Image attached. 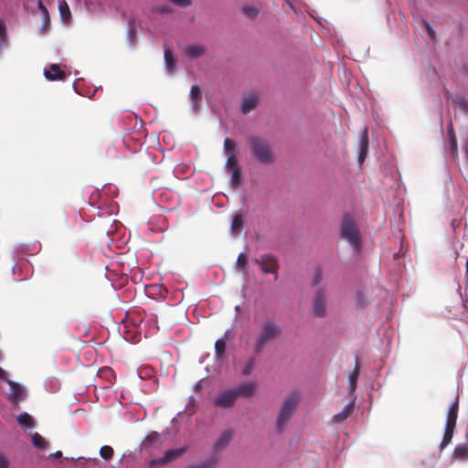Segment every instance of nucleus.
Returning <instances> with one entry per match:
<instances>
[{
	"label": "nucleus",
	"instance_id": "nucleus-38",
	"mask_svg": "<svg viewBox=\"0 0 468 468\" xmlns=\"http://www.w3.org/2000/svg\"><path fill=\"white\" fill-rule=\"evenodd\" d=\"M323 280V271L322 269L317 268L314 273L313 279H312V286L318 285Z\"/></svg>",
	"mask_w": 468,
	"mask_h": 468
},
{
	"label": "nucleus",
	"instance_id": "nucleus-9",
	"mask_svg": "<svg viewBox=\"0 0 468 468\" xmlns=\"http://www.w3.org/2000/svg\"><path fill=\"white\" fill-rule=\"evenodd\" d=\"M6 382L10 386L11 392L9 394V399L13 404H17L20 400L24 399L25 396V390L22 386H20L18 383L11 380L6 379Z\"/></svg>",
	"mask_w": 468,
	"mask_h": 468
},
{
	"label": "nucleus",
	"instance_id": "nucleus-10",
	"mask_svg": "<svg viewBox=\"0 0 468 468\" xmlns=\"http://www.w3.org/2000/svg\"><path fill=\"white\" fill-rule=\"evenodd\" d=\"M237 399L239 397H251L256 391V384L245 382L233 388Z\"/></svg>",
	"mask_w": 468,
	"mask_h": 468
},
{
	"label": "nucleus",
	"instance_id": "nucleus-35",
	"mask_svg": "<svg viewBox=\"0 0 468 468\" xmlns=\"http://www.w3.org/2000/svg\"><path fill=\"white\" fill-rule=\"evenodd\" d=\"M100 455L105 460H109L113 456V449L111 446L104 445L100 449Z\"/></svg>",
	"mask_w": 468,
	"mask_h": 468
},
{
	"label": "nucleus",
	"instance_id": "nucleus-19",
	"mask_svg": "<svg viewBox=\"0 0 468 468\" xmlns=\"http://www.w3.org/2000/svg\"><path fill=\"white\" fill-rule=\"evenodd\" d=\"M201 90L200 88L197 85L192 86L190 90V98L193 103V107L195 110H198L199 101L201 100Z\"/></svg>",
	"mask_w": 468,
	"mask_h": 468
},
{
	"label": "nucleus",
	"instance_id": "nucleus-44",
	"mask_svg": "<svg viewBox=\"0 0 468 468\" xmlns=\"http://www.w3.org/2000/svg\"><path fill=\"white\" fill-rule=\"evenodd\" d=\"M463 149H464L465 156L468 159V136L464 142Z\"/></svg>",
	"mask_w": 468,
	"mask_h": 468
},
{
	"label": "nucleus",
	"instance_id": "nucleus-24",
	"mask_svg": "<svg viewBox=\"0 0 468 468\" xmlns=\"http://www.w3.org/2000/svg\"><path fill=\"white\" fill-rule=\"evenodd\" d=\"M185 451L186 450L184 448L169 450L165 453L164 459L165 460V463H167L178 458L179 456H181L185 452Z\"/></svg>",
	"mask_w": 468,
	"mask_h": 468
},
{
	"label": "nucleus",
	"instance_id": "nucleus-14",
	"mask_svg": "<svg viewBox=\"0 0 468 468\" xmlns=\"http://www.w3.org/2000/svg\"><path fill=\"white\" fill-rule=\"evenodd\" d=\"M232 437V431L228 430L223 431L214 445V452H218L224 449L229 444Z\"/></svg>",
	"mask_w": 468,
	"mask_h": 468
},
{
	"label": "nucleus",
	"instance_id": "nucleus-3",
	"mask_svg": "<svg viewBox=\"0 0 468 468\" xmlns=\"http://www.w3.org/2000/svg\"><path fill=\"white\" fill-rule=\"evenodd\" d=\"M300 398V393L293 391L284 399L276 420V429L279 432L284 431L287 422L293 415L299 404Z\"/></svg>",
	"mask_w": 468,
	"mask_h": 468
},
{
	"label": "nucleus",
	"instance_id": "nucleus-21",
	"mask_svg": "<svg viewBox=\"0 0 468 468\" xmlns=\"http://www.w3.org/2000/svg\"><path fill=\"white\" fill-rule=\"evenodd\" d=\"M242 12L247 17L250 19L256 18L260 14L259 8L253 5H247L242 6Z\"/></svg>",
	"mask_w": 468,
	"mask_h": 468
},
{
	"label": "nucleus",
	"instance_id": "nucleus-5",
	"mask_svg": "<svg viewBox=\"0 0 468 468\" xmlns=\"http://www.w3.org/2000/svg\"><path fill=\"white\" fill-rule=\"evenodd\" d=\"M327 293L325 289L319 288L314 294L312 313L314 316L323 318L326 315Z\"/></svg>",
	"mask_w": 468,
	"mask_h": 468
},
{
	"label": "nucleus",
	"instance_id": "nucleus-7",
	"mask_svg": "<svg viewBox=\"0 0 468 468\" xmlns=\"http://www.w3.org/2000/svg\"><path fill=\"white\" fill-rule=\"evenodd\" d=\"M224 153L228 155L225 168L229 171L239 168L236 157V144L232 139L226 138L224 141Z\"/></svg>",
	"mask_w": 468,
	"mask_h": 468
},
{
	"label": "nucleus",
	"instance_id": "nucleus-37",
	"mask_svg": "<svg viewBox=\"0 0 468 468\" xmlns=\"http://www.w3.org/2000/svg\"><path fill=\"white\" fill-rule=\"evenodd\" d=\"M449 135H450V149H451V152L453 154H457V150H458L456 136H455L454 133L452 130L449 131Z\"/></svg>",
	"mask_w": 468,
	"mask_h": 468
},
{
	"label": "nucleus",
	"instance_id": "nucleus-4",
	"mask_svg": "<svg viewBox=\"0 0 468 468\" xmlns=\"http://www.w3.org/2000/svg\"><path fill=\"white\" fill-rule=\"evenodd\" d=\"M341 237L347 240L354 250H358L361 247L360 232L355 223L351 215L346 214L343 218L341 226Z\"/></svg>",
	"mask_w": 468,
	"mask_h": 468
},
{
	"label": "nucleus",
	"instance_id": "nucleus-36",
	"mask_svg": "<svg viewBox=\"0 0 468 468\" xmlns=\"http://www.w3.org/2000/svg\"><path fill=\"white\" fill-rule=\"evenodd\" d=\"M422 26L423 27L425 28L428 36L430 37V38L432 40V41H436L437 39V35H436V32L435 30L432 28V27L430 25V23L427 21V20H423L422 21Z\"/></svg>",
	"mask_w": 468,
	"mask_h": 468
},
{
	"label": "nucleus",
	"instance_id": "nucleus-8",
	"mask_svg": "<svg viewBox=\"0 0 468 468\" xmlns=\"http://www.w3.org/2000/svg\"><path fill=\"white\" fill-rule=\"evenodd\" d=\"M237 399L233 389L220 393L215 399V405L219 408L228 409L235 404Z\"/></svg>",
	"mask_w": 468,
	"mask_h": 468
},
{
	"label": "nucleus",
	"instance_id": "nucleus-40",
	"mask_svg": "<svg viewBox=\"0 0 468 468\" xmlns=\"http://www.w3.org/2000/svg\"><path fill=\"white\" fill-rule=\"evenodd\" d=\"M6 37V28L5 23L0 20V44L5 40Z\"/></svg>",
	"mask_w": 468,
	"mask_h": 468
},
{
	"label": "nucleus",
	"instance_id": "nucleus-33",
	"mask_svg": "<svg viewBox=\"0 0 468 468\" xmlns=\"http://www.w3.org/2000/svg\"><path fill=\"white\" fill-rule=\"evenodd\" d=\"M255 365L256 359L254 357H250V359H248V361L245 363L242 368V375L249 376L252 372Z\"/></svg>",
	"mask_w": 468,
	"mask_h": 468
},
{
	"label": "nucleus",
	"instance_id": "nucleus-30",
	"mask_svg": "<svg viewBox=\"0 0 468 468\" xmlns=\"http://www.w3.org/2000/svg\"><path fill=\"white\" fill-rule=\"evenodd\" d=\"M58 9L60 13V16L63 20H68L70 18V10L65 0L59 2Z\"/></svg>",
	"mask_w": 468,
	"mask_h": 468
},
{
	"label": "nucleus",
	"instance_id": "nucleus-29",
	"mask_svg": "<svg viewBox=\"0 0 468 468\" xmlns=\"http://www.w3.org/2000/svg\"><path fill=\"white\" fill-rule=\"evenodd\" d=\"M454 456L458 459L466 460L468 459V445L463 444L458 445L454 449Z\"/></svg>",
	"mask_w": 468,
	"mask_h": 468
},
{
	"label": "nucleus",
	"instance_id": "nucleus-17",
	"mask_svg": "<svg viewBox=\"0 0 468 468\" xmlns=\"http://www.w3.org/2000/svg\"><path fill=\"white\" fill-rule=\"evenodd\" d=\"M367 150H368L367 132V130H365L363 137L360 141V151H359V154H358V163L359 164H362L365 161L367 154Z\"/></svg>",
	"mask_w": 468,
	"mask_h": 468
},
{
	"label": "nucleus",
	"instance_id": "nucleus-25",
	"mask_svg": "<svg viewBox=\"0 0 468 468\" xmlns=\"http://www.w3.org/2000/svg\"><path fill=\"white\" fill-rule=\"evenodd\" d=\"M358 375H359V365H358V361L356 359L355 369L349 377V385H350V389L352 392L355 391L356 388Z\"/></svg>",
	"mask_w": 468,
	"mask_h": 468
},
{
	"label": "nucleus",
	"instance_id": "nucleus-22",
	"mask_svg": "<svg viewBox=\"0 0 468 468\" xmlns=\"http://www.w3.org/2000/svg\"><path fill=\"white\" fill-rule=\"evenodd\" d=\"M226 341L224 339H218L215 343V355L217 358L221 359L226 352Z\"/></svg>",
	"mask_w": 468,
	"mask_h": 468
},
{
	"label": "nucleus",
	"instance_id": "nucleus-28",
	"mask_svg": "<svg viewBox=\"0 0 468 468\" xmlns=\"http://www.w3.org/2000/svg\"><path fill=\"white\" fill-rule=\"evenodd\" d=\"M454 429H455L454 427L445 426V432H444L442 441L441 442V449L446 447L451 442V441L452 439V436H453Z\"/></svg>",
	"mask_w": 468,
	"mask_h": 468
},
{
	"label": "nucleus",
	"instance_id": "nucleus-49",
	"mask_svg": "<svg viewBox=\"0 0 468 468\" xmlns=\"http://www.w3.org/2000/svg\"><path fill=\"white\" fill-rule=\"evenodd\" d=\"M288 3H289V5H291L292 7V3H290L288 0H286Z\"/></svg>",
	"mask_w": 468,
	"mask_h": 468
},
{
	"label": "nucleus",
	"instance_id": "nucleus-39",
	"mask_svg": "<svg viewBox=\"0 0 468 468\" xmlns=\"http://www.w3.org/2000/svg\"><path fill=\"white\" fill-rule=\"evenodd\" d=\"M37 7L43 16L45 23H48L49 22L48 11V8L43 5L41 0L38 1Z\"/></svg>",
	"mask_w": 468,
	"mask_h": 468
},
{
	"label": "nucleus",
	"instance_id": "nucleus-11",
	"mask_svg": "<svg viewBox=\"0 0 468 468\" xmlns=\"http://www.w3.org/2000/svg\"><path fill=\"white\" fill-rule=\"evenodd\" d=\"M45 77L48 80H64L66 79V73L59 69L58 64H52L48 69L44 72Z\"/></svg>",
	"mask_w": 468,
	"mask_h": 468
},
{
	"label": "nucleus",
	"instance_id": "nucleus-6",
	"mask_svg": "<svg viewBox=\"0 0 468 468\" xmlns=\"http://www.w3.org/2000/svg\"><path fill=\"white\" fill-rule=\"evenodd\" d=\"M254 262L261 267L264 273H272L277 276L279 261L272 254L261 255L259 259H255Z\"/></svg>",
	"mask_w": 468,
	"mask_h": 468
},
{
	"label": "nucleus",
	"instance_id": "nucleus-32",
	"mask_svg": "<svg viewBox=\"0 0 468 468\" xmlns=\"http://www.w3.org/2000/svg\"><path fill=\"white\" fill-rule=\"evenodd\" d=\"M229 172L231 173V184L233 186H238L241 183V174L239 168H235L233 170H229Z\"/></svg>",
	"mask_w": 468,
	"mask_h": 468
},
{
	"label": "nucleus",
	"instance_id": "nucleus-20",
	"mask_svg": "<svg viewBox=\"0 0 468 468\" xmlns=\"http://www.w3.org/2000/svg\"><path fill=\"white\" fill-rule=\"evenodd\" d=\"M32 443L39 450H46L48 447V441L37 432L32 435Z\"/></svg>",
	"mask_w": 468,
	"mask_h": 468
},
{
	"label": "nucleus",
	"instance_id": "nucleus-31",
	"mask_svg": "<svg viewBox=\"0 0 468 468\" xmlns=\"http://www.w3.org/2000/svg\"><path fill=\"white\" fill-rule=\"evenodd\" d=\"M216 459L209 458L206 461L190 465L188 468H214L216 465Z\"/></svg>",
	"mask_w": 468,
	"mask_h": 468
},
{
	"label": "nucleus",
	"instance_id": "nucleus-12",
	"mask_svg": "<svg viewBox=\"0 0 468 468\" xmlns=\"http://www.w3.org/2000/svg\"><path fill=\"white\" fill-rule=\"evenodd\" d=\"M458 410H459V397L457 396L454 402L449 409V411L447 414V420H446V426L455 428L456 420H457V416H458Z\"/></svg>",
	"mask_w": 468,
	"mask_h": 468
},
{
	"label": "nucleus",
	"instance_id": "nucleus-42",
	"mask_svg": "<svg viewBox=\"0 0 468 468\" xmlns=\"http://www.w3.org/2000/svg\"><path fill=\"white\" fill-rule=\"evenodd\" d=\"M172 3L178 6L186 7L191 5L190 0H170Z\"/></svg>",
	"mask_w": 468,
	"mask_h": 468
},
{
	"label": "nucleus",
	"instance_id": "nucleus-43",
	"mask_svg": "<svg viewBox=\"0 0 468 468\" xmlns=\"http://www.w3.org/2000/svg\"><path fill=\"white\" fill-rule=\"evenodd\" d=\"M8 459L2 452H0V468H8Z\"/></svg>",
	"mask_w": 468,
	"mask_h": 468
},
{
	"label": "nucleus",
	"instance_id": "nucleus-26",
	"mask_svg": "<svg viewBox=\"0 0 468 468\" xmlns=\"http://www.w3.org/2000/svg\"><path fill=\"white\" fill-rule=\"evenodd\" d=\"M243 227V218L240 214H237L233 217L231 222V231L235 234L239 233Z\"/></svg>",
	"mask_w": 468,
	"mask_h": 468
},
{
	"label": "nucleus",
	"instance_id": "nucleus-2",
	"mask_svg": "<svg viewBox=\"0 0 468 468\" xmlns=\"http://www.w3.org/2000/svg\"><path fill=\"white\" fill-rule=\"evenodd\" d=\"M252 155L261 164L270 165L274 162V154L267 139L251 136L249 140Z\"/></svg>",
	"mask_w": 468,
	"mask_h": 468
},
{
	"label": "nucleus",
	"instance_id": "nucleus-45",
	"mask_svg": "<svg viewBox=\"0 0 468 468\" xmlns=\"http://www.w3.org/2000/svg\"><path fill=\"white\" fill-rule=\"evenodd\" d=\"M0 379H4L6 381V373L5 371L0 367Z\"/></svg>",
	"mask_w": 468,
	"mask_h": 468
},
{
	"label": "nucleus",
	"instance_id": "nucleus-47",
	"mask_svg": "<svg viewBox=\"0 0 468 468\" xmlns=\"http://www.w3.org/2000/svg\"><path fill=\"white\" fill-rule=\"evenodd\" d=\"M52 456L55 458H60L62 456V452L58 451L55 453H53Z\"/></svg>",
	"mask_w": 468,
	"mask_h": 468
},
{
	"label": "nucleus",
	"instance_id": "nucleus-16",
	"mask_svg": "<svg viewBox=\"0 0 468 468\" xmlns=\"http://www.w3.org/2000/svg\"><path fill=\"white\" fill-rule=\"evenodd\" d=\"M259 102V98L256 95H249L244 97L241 105V111L244 114L250 112L256 108Z\"/></svg>",
	"mask_w": 468,
	"mask_h": 468
},
{
	"label": "nucleus",
	"instance_id": "nucleus-18",
	"mask_svg": "<svg viewBox=\"0 0 468 468\" xmlns=\"http://www.w3.org/2000/svg\"><path fill=\"white\" fill-rule=\"evenodd\" d=\"M164 57L167 70L171 72L174 71L176 69V59L174 58L172 50L170 48H165Z\"/></svg>",
	"mask_w": 468,
	"mask_h": 468
},
{
	"label": "nucleus",
	"instance_id": "nucleus-48",
	"mask_svg": "<svg viewBox=\"0 0 468 468\" xmlns=\"http://www.w3.org/2000/svg\"><path fill=\"white\" fill-rule=\"evenodd\" d=\"M465 267H466V273H465V275H466V278L468 280V258H467V261H466Z\"/></svg>",
	"mask_w": 468,
	"mask_h": 468
},
{
	"label": "nucleus",
	"instance_id": "nucleus-13",
	"mask_svg": "<svg viewBox=\"0 0 468 468\" xmlns=\"http://www.w3.org/2000/svg\"><path fill=\"white\" fill-rule=\"evenodd\" d=\"M205 52V47L199 44L189 45L185 48V54L191 59L202 57Z\"/></svg>",
	"mask_w": 468,
	"mask_h": 468
},
{
	"label": "nucleus",
	"instance_id": "nucleus-15",
	"mask_svg": "<svg viewBox=\"0 0 468 468\" xmlns=\"http://www.w3.org/2000/svg\"><path fill=\"white\" fill-rule=\"evenodd\" d=\"M355 405V399L350 401L344 410L333 417L334 423H343L351 415Z\"/></svg>",
	"mask_w": 468,
	"mask_h": 468
},
{
	"label": "nucleus",
	"instance_id": "nucleus-46",
	"mask_svg": "<svg viewBox=\"0 0 468 468\" xmlns=\"http://www.w3.org/2000/svg\"><path fill=\"white\" fill-rule=\"evenodd\" d=\"M158 11L160 13H166V12H169V8L167 6H161L158 8Z\"/></svg>",
	"mask_w": 468,
	"mask_h": 468
},
{
	"label": "nucleus",
	"instance_id": "nucleus-27",
	"mask_svg": "<svg viewBox=\"0 0 468 468\" xmlns=\"http://www.w3.org/2000/svg\"><path fill=\"white\" fill-rule=\"evenodd\" d=\"M247 262H248V257L245 253L241 252L239 254L237 259V268L242 274H246L247 272Z\"/></svg>",
	"mask_w": 468,
	"mask_h": 468
},
{
	"label": "nucleus",
	"instance_id": "nucleus-23",
	"mask_svg": "<svg viewBox=\"0 0 468 468\" xmlns=\"http://www.w3.org/2000/svg\"><path fill=\"white\" fill-rule=\"evenodd\" d=\"M17 421L23 427H26V428H33L34 427V420H33L32 417L26 412L20 414L17 417Z\"/></svg>",
	"mask_w": 468,
	"mask_h": 468
},
{
	"label": "nucleus",
	"instance_id": "nucleus-34",
	"mask_svg": "<svg viewBox=\"0 0 468 468\" xmlns=\"http://www.w3.org/2000/svg\"><path fill=\"white\" fill-rule=\"evenodd\" d=\"M159 439V434L157 432H152L148 434L144 442L143 445L144 448L150 447L153 443L156 442Z\"/></svg>",
	"mask_w": 468,
	"mask_h": 468
},
{
	"label": "nucleus",
	"instance_id": "nucleus-1",
	"mask_svg": "<svg viewBox=\"0 0 468 468\" xmlns=\"http://www.w3.org/2000/svg\"><path fill=\"white\" fill-rule=\"evenodd\" d=\"M281 335L282 328L278 324L271 321L263 323L255 339L254 353L261 354L269 343L277 339Z\"/></svg>",
	"mask_w": 468,
	"mask_h": 468
},
{
	"label": "nucleus",
	"instance_id": "nucleus-41",
	"mask_svg": "<svg viewBox=\"0 0 468 468\" xmlns=\"http://www.w3.org/2000/svg\"><path fill=\"white\" fill-rule=\"evenodd\" d=\"M165 460L163 458H160V459H154V460H151L149 462V466L150 467H154V466H159V465H164L165 464Z\"/></svg>",
	"mask_w": 468,
	"mask_h": 468
}]
</instances>
